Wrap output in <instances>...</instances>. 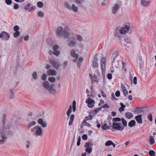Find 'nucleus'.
<instances>
[{
  "instance_id": "f257e3e1",
  "label": "nucleus",
  "mask_w": 156,
  "mask_h": 156,
  "mask_svg": "<svg viewBox=\"0 0 156 156\" xmlns=\"http://www.w3.org/2000/svg\"><path fill=\"white\" fill-rule=\"evenodd\" d=\"M6 115L4 114L3 118V126L0 129V145H2L6 142L10 133V126L6 125Z\"/></svg>"
},
{
  "instance_id": "f03ea898",
  "label": "nucleus",
  "mask_w": 156,
  "mask_h": 156,
  "mask_svg": "<svg viewBox=\"0 0 156 156\" xmlns=\"http://www.w3.org/2000/svg\"><path fill=\"white\" fill-rule=\"evenodd\" d=\"M69 27H65L63 29L62 27L58 26L57 28L56 35L58 37L63 36L65 38H68L69 35Z\"/></svg>"
},
{
  "instance_id": "7ed1b4c3",
  "label": "nucleus",
  "mask_w": 156,
  "mask_h": 156,
  "mask_svg": "<svg viewBox=\"0 0 156 156\" xmlns=\"http://www.w3.org/2000/svg\"><path fill=\"white\" fill-rule=\"evenodd\" d=\"M32 133H34L33 135L35 137L41 136L43 135L42 129L40 126H36L31 129Z\"/></svg>"
},
{
  "instance_id": "20e7f679",
  "label": "nucleus",
  "mask_w": 156,
  "mask_h": 156,
  "mask_svg": "<svg viewBox=\"0 0 156 156\" xmlns=\"http://www.w3.org/2000/svg\"><path fill=\"white\" fill-rule=\"evenodd\" d=\"M113 129H115L118 130L122 131L124 128V127H121L118 123L113 122L112 125Z\"/></svg>"
},
{
  "instance_id": "39448f33",
  "label": "nucleus",
  "mask_w": 156,
  "mask_h": 156,
  "mask_svg": "<svg viewBox=\"0 0 156 156\" xmlns=\"http://www.w3.org/2000/svg\"><path fill=\"white\" fill-rule=\"evenodd\" d=\"M10 37V36L9 34L5 31H2L0 34V38H3L4 40L8 41Z\"/></svg>"
},
{
  "instance_id": "423d86ee",
  "label": "nucleus",
  "mask_w": 156,
  "mask_h": 156,
  "mask_svg": "<svg viewBox=\"0 0 156 156\" xmlns=\"http://www.w3.org/2000/svg\"><path fill=\"white\" fill-rule=\"evenodd\" d=\"M49 62L51 64L53 67L56 69H59L60 65L58 62L56 61L53 58L49 59Z\"/></svg>"
},
{
  "instance_id": "0eeeda50",
  "label": "nucleus",
  "mask_w": 156,
  "mask_h": 156,
  "mask_svg": "<svg viewBox=\"0 0 156 156\" xmlns=\"http://www.w3.org/2000/svg\"><path fill=\"white\" fill-rule=\"evenodd\" d=\"M86 102L88 104V106L89 107L92 108L94 106L95 101L94 100L90 99V98H88L86 100Z\"/></svg>"
},
{
  "instance_id": "6e6552de",
  "label": "nucleus",
  "mask_w": 156,
  "mask_h": 156,
  "mask_svg": "<svg viewBox=\"0 0 156 156\" xmlns=\"http://www.w3.org/2000/svg\"><path fill=\"white\" fill-rule=\"evenodd\" d=\"M129 28V26L126 25L125 27H122L119 30L122 34H124L128 32Z\"/></svg>"
},
{
  "instance_id": "1a4fd4ad",
  "label": "nucleus",
  "mask_w": 156,
  "mask_h": 156,
  "mask_svg": "<svg viewBox=\"0 0 156 156\" xmlns=\"http://www.w3.org/2000/svg\"><path fill=\"white\" fill-rule=\"evenodd\" d=\"M37 122L43 127H46L47 126L46 122H44L42 119H39L37 120Z\"/></svg>"
},
{
  "instance_id": "9d476101",
  "label": "nucleus",
  "mask_w": 156,
  "mask_h": 156,
  "mask_svg": "<svg viewBox=\"0 0 156 156\" xmlns=\"http://www.w3.org/2000/svg\"><path fill=\"white\" fill-rule=\"evenodd\" d=\"M76 45V42L74 39L73 40L70 39L69 40L68 45L71 47H74Z\"/></svg>"
},
{
  "instance_id": "9b49d317",
  "label": "nucleus",
  "mask_w": 156,
  "mask_h": 156,
  "mask_svg": "<svg viewBox=\"0 0 156 156\" xmlns=\"http://www.w3.org/2000/svg\"><path fill=\"white\" fill-rule=\"evenodd\" d=\"M47 73L49 75L55 76L57 74L56 71L54 69H49L47 71Z\"/></svg>"
},
{
  "instance_id": "f8f14e48",
  "label": "nucleus",
  "mask_w": 156,
  "mask_h": 156,
  "mask_svg": "<svg viewBox=\"0 0 156 156\" xmlns=\"http://www.w3.org/2000/svg\"><path fill=\"white\" fill-rule=\"evenodd\" d=\"M49 83L47 81H45L43 83V87L49 92Z\"/></svg>"
},
{
  "instance_id": "ddd939ff",
  "label": "nucleus",
  "mask_w": 156,
  "mask_h": 156,
  "mask_svg": "<svg viewBox=\"0 0 156 156\" xmlns=\"http://www.w3.org/2000/svg\"><path fill=\"white\" fill-rule=\"evenodd\" d=\"M70 55L71 56L73 57L78 59L79 55L78 54H76V52L75 50L72 49L70 51Z\"/></svg>"
},
{
  "instance_id": "4468645a",
  "label": "nucleus",
  "mask_w": 156,
  "mask_h": 156,
  "mask_svg": "<svg viewBox=\"0 0 156 156\" xmlns=\"http://www.w3.org/2000/svg\"><path fill=\"white\" fill-rule=\"evenodd\" d=\"M54 87V84H51L50 85H49V92L51 94H54L56 92V90L53 88Z\"/></svg>"
},
{
  "instance_id": "2eb2a0df",
  "label": "nucleus",
  "mask_w": 156,
  "mask_h": 156,
  "mask_svg": "<svg viewBox=\"0 0 156 156\" xmlns=\"http://www.w3.org/2000/svg\"><path fill=\"white\" fill-rule=\"evenodd\" d=\"M142 116L141 115H138L135 116L136 120L138 123H141L142 122Z\"/></svg>"
},
{
  "instance_id": "dca6fc26",
  "label": "nucleus",
  "mask_w": 156,
  "mask_h": 156,
  "mask_svg": "<svg viewBox=\"0 0 156 156\" xmlns=\"http://www.w3.org/2000/svg\"><path fill=\"white\" fill-rule=\"evenodd\" d=\"M106 59L104 57L102 58L101 62V68L102 70H103L104 68H105L106 65Z\"/></svg>"
},
{
  "instance_id": "f3484780",
  "label": "nucleus",
  "mask_w": 156,
  "mask_h": 156,
  "mask_svg": "<svg viewBox=\"0 0 156 156\" xmlns=\"http://www.w3.org/2000/svg\"><path fill=\"white\" fill-rule=\"evenodd\" d=\"M150 1H147L145 0H141L140 3L144 6H148L151 3Z\"/></svg>"
},
{
  "instance_id": "a211bd4d",
  "label": "nucleus",
  "mask_w": 156,
  "mask_h": 156,
  "mask_svg": "<svg viewBox=\"0 0 156 156\" xmlns=\"http://www.w3.org/2000/svg\"><path fill=\"white\" fill-rule=\"evenodd\" d=\"M121 34L119 29H116L114 32V36L116 37H120V35Z\"/></svg>"
},
{
  "instance_id": "6ab92c4d",
  "label": "nucleus",
  "mask_w": 156,
  "mask_h": 156,
  "mask_svg": "<svg viewBox=\"0 0 156 156\" xmlns=\"http://www.w3.org/2000/svg\"><path fill=\"white\" fill-rule=\"evenodd\" d=\"M119 8V5L118 4H116L113 7L112 11V12L113 14H115L116 12H117V10H118Z\"/></svg>"
},
{
  "instance_id": "aec40b11",
  "label": "nucleus",
  "mask_w": 156,
  "mask_h": 156,
  "mask_svg": "<svg viewBox=\"0 0 156 156\" xmlns=\"http://www.w3.org/2000/svg\"><path fill=\"white\" fill-rule=\"evenodd\" d=\"M78 8L75 6L74 4H73L71 7V10H72L74 12H76L78 11Z\"/></svg>"
},
{
  "instance_id": "412c9836",
  "label": "nucleus",
  "mask_w": 156,
  "mask_h": 156,
  "mask_svg": "<svg viewBox=\"0 0 156 156\" xmlns=\"http://www.w3.org/2000/svg\"><path fill=\"white\" fill-rule=\"evenodd\" d=\"M36 124V122L35 121H33L30 122L28 125L27 128L30 129L32 126L35 125Z\"/></svg>"
},
{
  "instance_id": "4be33fe9",
  "label": "nucleus",
  "mask_w": 156,
  "mask_h": 156,
  "mask_svg": "<svg viewBox=\"0 0 156 156\" xmlns=\"http://www.w3.org/2000/svg\"><path fill=\"white\" fill-rule=\"evenodd\" d=\"M125 115L128 119H130L133 117L132 113L130 112H126L125 114Z\"/></svg>"
},
{
  "instance_id": "5701e85b",
  "label": "nucleus",
  "mask_w": 156,
  "mask_h": 156,
  "mask_svg": "<svg viewBox=\"0 0 156 156\" xmlns=\"http://www.w3.org/2000/svg\"><path fill=\"white\" fill-rule=\"evenodd\" d=\"M74 115H71L70 118V121L69 123V126H70L72 125L74 120Z\"/></svg>"
},
{
  "instance_id": "b1692460",
  "label": "nucleus",
  "mask_w": 156,
  "mask_h": 156,
  "mask_svg": "<svg viewBox=\"0 0 156 156\" xmlns=\"http://www.w3.org/2000/svg\"><path fill=\"white\" fill-rule=\"evenodd\" d=\"M136 124V122L134 120H132L129 121L128 123L129 126L132 127L133 126Z\"/></svg>"
},
{
  "instance_id": "393cba45",
  "label": "nucleus",
  "mask_w": 156,
  "mask_h": 156,
  "mask_svg": "<svg viewBox=\"0 0 156 156\" xmlns=\"http://www.w3.org/2000/svg\"><path fill=\"white\" fill-rule=\"evenodd\" d=\"M141 108L137 107L135 109L132 111L135 113H139L142 112V110H141Z\"/></svg>"
},
{
  "instance_id": "a878e982",
  "label": "nucleus",
  "mask_w": 156,
  "mask_h": 156,
  "mask_svg": "<svg viewBox=\"0 0 156 156\" xmlns=\"http://www.w3.org/2000/svg\"><path fill=\"white\" fill-rule=\"evenodd\" d=\"M98 60H93V62L92 66L94 68H97L98 66Z\"/></svg>"
},
{
  "instance_id": "bb28decb",
  "label": "nucleus",
  "mask_w": 156,
  "mask_h": 156,
  "mask_svg": "<svg viewBox=\"0 0 156 156\" xmlns=\"http://www.w3.org/2000/svg\"><path fill=\"white\" fill-rule=\"evenodd\" d=\"M120 104L121 106V107L119 108V111L120 112H122L124 111V108L126 106L122 102H120Z\"/></svg>"
},
{
  "instance_id": "cd10ccee",
  "label": "nucleus",
  "mask_w": 156,
  "mask_h": 156,
  "mask_svg": "<svg viewBox=\"0 0 156 156\" xmlns=\"http://www.w3.org/2000/svg\"><path fill=\"white\" fill-rule=\"evenodd\" d=\"M118 55V52L116 51L112 55V58H113V60L112 61V62H113L115 60V59L116 58Z\"/></svg>"
},
{
  "instance_id": "c85d7f7f",
  "label": "nucleus",
  "mask_w": 156,
  "mask_h": 156,
  "mask_svg": "<svg viewBox=\"0 0 156 156\" xmlns=\"http://www.w3.org/2000/svg\"><path fill=\"white\" fill-rule=\"evenodd\" d=\"M30 6L31 4L30 3H28L27 5H25L24 6V9L25 10L29 11Z\"/></svg>"
},
{
  "instance_id": "c756f323",
  "label": "nucleus",
  "mask_w": 156,
  "mask_h": 156,
  "mask_svg": "<svg viewBox=\"0 0 156 156\" xmlns=\"http://www.w3.org/2000/svg\"><path fill=\"white\" fill-rule=\"evenodd\" d=\"M121 120L122 121L123 126H124L126 127L127 125V122L126 121L123 117L121 118Z\"/></svg>"
},
{
  "instance_id": "7c9ffc66",
  "label": "nucleus",
  "mask_w": 156,
  "mask_h": 156,
  "mask_svg": "<svg viewBox=\"0 0 156 156\" xmlns=\"http://www.w3.org/2000/svg\"><path fill=\"white\" fill-rule=\"evenodd\" d=\"M72 106L71 105H70L69 107V109L67 111V115L69 117V115H70V113H71L72 112Z\"/></svg>"
},
{
  "instance_id": "2f4dec72",
  "label": "nucleus",
  "mask_w": 156,
  "mask_h": 156,
  "mask_svg": "<svg viewBox=\"0 0 156 156\" xmlns=\"http://www.w3.org/2000/svg\"><path fill=\"white\" fill-rule=\"evenodd\" d=\"M64 6L66 9L69 10H71V6L68 3L66 2H65Z\"/></svg>"
},
{
  "instance_id": "473e14b6",
  "label": "nucleus",
  "mask_w": 156,
  "mask_h": 156,
  "mask_svg": "<svg viewBox=\"0 0 156 156\" xmlns=\"http://www.w3.org/2000/svg\"><path fill=\"white\" fill-rule=\"evenodd\" d=\"M85 150V151L88 153L90 154L92 152V148L91 147H86Z\"/></svg>"
},
{
  "instance_id": "72a5a7b5",
  "label": "nucleus",
  "mask_w": 156,
  "mask_h": 156,
  "mask_svg": "<svg viewBox=\"0 0 156 156\" xmlns=\"http://www.w3.org/2000/svg\"><path fill=\"white\" fill-rule=\"evenodd\" d=\"M76 102L75 101H73V102L72 106L73 108V111L75 112L76 110Z\"/></svg>"
},
{
  "instance_id": "f704fd0d",
  "label": "nucleus",
  "mask_w": 156,
  "mask_h": 156,
  "mask_svg": "<svg viewBox=\"0 0 156 156\" xmlns=\"http://www.w3.org/2000/svg\"><path fill=\"white\" fill-rule=\"evenodd\" d=\"M48 80L51 83L54 82L55 81L56 79L54 77H49Z\"/></svg>"
},
{
  "instance_id": "c9c22d12",
  "label": "nucleus",
  "mask_w": 156,
  "mask_h": 156,
  "mask_svg": "<svg viewBox=\"0 0 156 156\" xmlns=\"http://www.w3.org/2000/svg\"><path fill=\"white\" fill-rule=\"evenodd\" d=\"M76 37L77 40L79 41H82L83 40V39L82 36L79 35H76Z\"/></svg>"
},
{
  "instance_id": "e433bc0d",
  "label": "nucleus",
  "mask_w": 156,
  "mask_h": 156,
  "mask_svg": "<svg viewBox=\"0 0 156 156\" xmlns=\"http://www.w3.org/2000/svg\"><path fill=\"white\" fill-rule=\"evenodd\" d=\"M37 15L39 17H42L44 16V14L41 11H39L37 12Z\"/></svg>"
},
{
  "instance_id": "4c0bfd02",
  "label": "nucleus",
  "mask_w": 156,
  "mask_h": 156,
  "mask_svg": "<svg viewBox=\"0 0 156 156\" xmlns=\"http://www.w3.org/2000/svg\"><path fill=\"white\" fill-rule=\"evenodd\" d=\"M32 76L33 78L35 79L36 80L37 79V74L36 72H34L32 74Z\"/></svg>"
},
{
  "instance_id": "58836bf2",
  "label": "nucleus",
  "mask_w": 156,
  "mask_h": 156,
  "mask_svg": "<svg viewBox=\"0 0 156 156\" xmlns=\"http://www.w3.org/2000/svg\"><path fill=\"white\" fill-rule=\"evenodd\" d=\"M92 119V116L91 115H90L88 116H86L85 118V120L87 121L88 120H91Z\"/></svg>"
},
{
  "instance_id": "ea45409f",
  "label": "nucleus",
  "mask_w": 156,
  "mask_h": 156,
  "mask_svg": "<svg viewBox=\"0 0 156 156\" xmlns=\"http://www.w3.org/2000/svg\"><path fill=\"white\" fill-rule=\"evenodd\" d=\"M37 6L39 8H42L43 6V3L41 2H37Z\"/></svg>"
},
{
  "instance_id": "a19ab883",
  "label": "nucleus",
  "mask_w": 156,
  "mask_h": 156,
  "mask_svg": "<svg viewBox=\"0 0 156 156\" xmlns=\"http://www.w3.org/2000/svg\"><path fill=\"white\" fill-rule=\"evenodd\" d=\"M121 119L119 117H115L113 118L112 119V121L115 122L120 121L121 120Z\"/></svg>"
},
{
  "instance_id": "79ce46f5",
  "label": "nucleus",
  "mask_w": 156,
  "mask_h": 156,
  "mask_svg": "<svg viewBox=\"0 0 156 156\" xmlns=\"http://www.w3.org/2000/svg\"><path fill=\"white\" fill-rule=\"evenodd\" d=\"M149 154L150 156H154L155 152L153 150H151L149 152Z\"/></svg>"
},
{
  "instance_id": "37998d69",
  "label": "nucleus",
  "mask_w": 156,
  "mask_h": 156,
  "mask_svg": "<svg viewBox=\"0 0 156 156\" xmlns=\"http://www.w3.org/2000/svg\"><path fill=\"white\" fill-rule=\"evenodd\" d=\"M53 53L54 55L58 56L60 54V52L58 51L55 50L54 51Z\"/></svg>"
},
{
  "instance_id": "c03bdc74",
  "label": "nucleus",
  "mask_w": 156,
  "mask_h": 156,
  "mask_svg": "<svg viewBox=\"0 0 156 156\" xmlns=\"http://www.w3.org/2000/svg\"><path fill=\"white\" fill-rule=\"evenodd\" d=\"M147 117L148 119L151 121H152V116L151 114V113H150L148 114L147 115Z\"/></svg>"
},
{
  "instance_id": "a18cd8bd",
  "label": "nucleus",
  "mask_w": 156,
  "mask_h": 156,
  "mask_svg": "<svg viewBox=\"0 0 156 156\" xmlns=\"http://www.w3.org/2000/svg\"><path fill=\"white\" fill-rule=\"evenodd\" d=\"M150 144H152L154 143V140L152 136H150Z\"/></svg>"
},
{
  "instance_id": "49530a36",
  "label": "nucleus",
  "mask_w": 156,
  "mask_h": 156,
  "mask_svg": "<svg viewBox=\"0 0 156 156\" xmlns=\"http://www.w3.org/2000/svg\"><path fill=\"white\" fill-rule=\"evenodd\" d=\"M112 141L111 140H108L105 143V145L106 146H109L111 145Z\"/></svg>"
},
{
  "instance_id": "de8ad7c7",
  "label": "nucleus",
  "mask_w": 156,
  "mask_h": 156,
  "mask_svg": "<svg viewBox=\"0 0 156 156\" xmlns=\"http://www.w3.org/2000/svg\"><path fill=\"white\" fill-rule=\"evenodd\" d=\"M20 35V33L19 31H17L15 32L13 34L14 37H17Z\"/></svg>"
},
{
  "instance_id": "09e8293b",
  "label": "nucleus",
  "mask_w": 156,
  "mask_h": 156,
  "mask_svg": "<svg viewBox=\"0 0 156 156\" xmlns=\"http://www.w3.org/2000/svg\"><path fill=\"white\" fill-rule=\"evenodd\" d=\"M108 127V126L106 124H105L101 126L102 129L104 130L106 129Z\"/></svg>"
},
{
  "instance_id": "8fccbe9b",
  "label": "nucleus",
  "mask_w": 156,
  "mask_h": 156,
  "mask_svg": "<svg viewBox=\"0 0 156 156\" xmlns=\"http://www.w3.org/2000/svg\"><path fill=\"white\" fill-rule=\"evenodd\" d=\"M74 1L75 3L78 4H81L82 3V2H83V0H74Z\"/></svg>"
},
{
  "instance_id": "3c124183",
  "label": "nucleus",
  "mask_w": 156,
  "mask_h": 156,
  "mask_svg": "<svg viewBox=\"0 0 156 156\" xmlns=\"http://www.w3.org/2000/svg\"><path fill=\"white\" fill-rule=\"evenodd\" d=\"M10 91L11 92V94L9 96V98L11 99L13 98L14 95L13 93L11 90H10Z\"/></svg>"
},
{
  "instance_id": "603ef678",
  "label": "nucleus",
  "mask_w": 156,
  "mask_h": 156,
  "mask_svg": "<svg viewBox=\"0 0 156 156\" xmlns=\"http://www.w3.org/2000/svg\"><path fill=\"white\" fill-rule=\"evenodd\" d=\"M19 30V27L18 26L16 25L13 27V30L14 31L17 32L19 31L18 30Z\"/></svg>"
},
{
  "instance_id": "864d4df0",
  "label": "nucleus",
  "mask_w": 156,
  "mask_h": 156,
  "mask_svg": "<svg viewBox=\"0 0 156 156\" xmlns=\"http://www.w3.org/2000/svg\"><path fill=\"white\" fill-rule=\"evenodd\" d=\"M5 2L8 5H11L12 2V0H5Z\"/></svg>"
},
{
  "instance_id": "5fc2aeb1",
  "label": "nucleus",
  "mask_w": 156,
  "mask_h": 156,
  "mask_svg": "<svg viewBox=\"0 0 156 156\" xmlns=\"http://www.w3.org/2000/svg\"><path fill=\"white\" fill-rule=\"evenodd\" d=\"M107 76L109 80L111 79L112 78V74L111 73L108 74L107 75Z\"/></svg>"
},
{
  "instance_id": "6e6d98bb",
  "label": "nucleus",
  "mask_w": 156,
  "mask_h": 156,
  "mask_svg": "<svg viewBox=\"0 0 156 156\" xmlns=\"http://www.w3.org/2000/svg\"><path fill=\"white\" fill-rule=\"evenodd\" d=\"M41 78L42 80H44V81L46 79V75L44 73L42 75Z\"/></svg>"
},
{
  "instance_id": "4d7b16f0",
  "label": "nucleus",
  "mask_w": 156,
  "mask_h": 156,
  "mask_svg": "<svg viewBox=\"0 0 156 156\" xmlns=\"http://www.w3.org/2000/svg\"><path fill=\"white\" fill-rule=\"evenodd\" d=\"M82 138L84 140H87V135L84 134L82 136Z\"/></svg>"
},
{
  "instance_id": "13d9d810",
  "label": "nucleus",
  "mask_w": 156,
  "mask_h": 156,
  "mask_svg": "<svg viewBox=\"0 0 156 156\" xmlns=\"http://www.w3.org/2000/svg\"><path fill=\"white\" fill-rule=\"evenodd\" d=\"M58 48V46L57 44H55L53 47L54 51L56 50Z\"/></svg>"
},
{
  "instance_id": "bf43d9fd",
  "label": "nucleus",
  "mask_w": 156,
  "mask_h": 156,
  "mask_svg": "<svg viewBox=\"0 0 156 156\" xmlns=\"http://www.w3.org/2000/svg\"><path fill=\"white\" fill-rule=\"evenodd\" d=\"M14 9H18L19 8V5L17 3H15L14 5L13 6Z\"/></svg>"
},
{
  "instance_id": "052dcab7",
  "label": "nucleus",
  "mask_w": 156,
  "mask_h": 156,
  "mask_svg": "<svg viewBox=\"0 0 156 156\" xmlns=\"http://www.w3.org/2000/svg\"><path fill=\"white\" fill-rule=\"evenodd\" d=\"M101 108H101V107L96 108V109L95 110L94 112L96 113H98L101 110Z\"/></svg>"
},
{
  "instance_id": "680f3d73",
  "label": "nucleus",
  "mask_w": 156,
  "mask_h": 156,
  "mask_svg": "<svg viewBox=\"0 0 156 156\" xmlns=\"http://www.w3.org/2000/svg\"><path fill=\"white\" fill-rule=\"evenodd\" d=\"M36 9V6H32L30 8V9L29 10V12H31L33 11H34Z\"/></svg>"
},
{
  "instance_id": "e2e57ef3",
  "label": "nucleus",
  "mask_w": 156,
  "mask_h": 156,
  "mask_svg": "<svg viewBox=\"0 0 156 156\" xmlns=\"http://www.w3.org/2000/svg\"><path fill=\"white\" fill-rule=\"evenodd\" d=\"M101 108H109V106L107 104H105L103 105L101 107Z\"/></svg>"
},
{
  "instance_id": "0e129e2a",
  "label": "nucleus",
  "mask_w": 156,
  "mask_h": 156,
  "mask_svg": "<svg viewBox=\"0 0 156 156\" xmlns=\"http://www.w3.org/2000/svg\"><path fill=\"white\" fill-rule=\"evenodd\" d=\"M125 41L127 43H131V41L130 39L129 38H126L125 39Z\"/></svg>"
},
{
  "instance_id": "69168bd1",
  "label": "nucleus",
  "mask_w": 156,
  "mask_h": 156,
  "mask_svg": "<svg viewBox=\"0 0 156 156\" xmlns=\"http://www.w3.org/2000/svg\"><path fill=\"white\" fill-rule=\"evenodd\" d=\"M101 94L102 96L104 97H106V94L104 93V91L101 89Z\"/></svg>"
},
{
  "instance_id": "338daca9",
  "label": "nucleus",
  "mask_w": 156,
  "mask_h": 156,
  "mask_svg": "<svg viewBox=\"0 0 156 156\" xmlns=\"http://www.w3.org/2000/svg\"><path fill=\"white\" fill-rule=\"evenodd\" d=\"M108 122L109 123V125L108 126V129H110L111 127H112V123L111 122V121L110 120H109Z\"/></svg>"
},
{
  "instance_id": "774afa93",
  "label": "nucleus",
  "mask_w": 156,
  "mask_h": 156,
  "mask_svg": "<svg viewBox=\"0 0 156 156\" xmlns=\"http://www.w3.org/2000/svg\"><path fill=\"white\" fill-rule=\"evenodd\" d=\"M115 95L117 97H119L120 95V92L119 90H117L115 93Z\"/></svg>"
}]
</instances>
